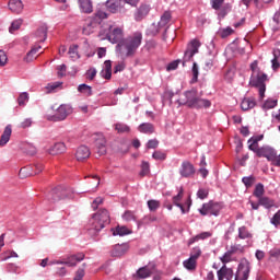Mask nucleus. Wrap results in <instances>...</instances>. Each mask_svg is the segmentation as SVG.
I'll list each match as a JSON object with an SVG mask.
<instances>
[{
    "mask_svg": "<svg viewBox=\"0 0 280 280\" xmlns=\"http://www.w3.org/2000/svg\"><path fill=\"white\" fill-rule=\"evenodd\" d=\"M109 43L117 44L122 58H132L141 45V33H135L124 39V28L116 27L108 35Z\"/></svg>",
    "mask_w": 280,
    "mask_h": 280,
    "instance_id": "nucleus-1",
    "label": "nucleus"
},
{
    "mask_svg": "<svg viewBox=\"0 0 280 280\" xmlns=\"http://www.w3.org/2000/svg\"><path fill=\"white\" fill-rule=\"evenodd\" d=\"M252 77L249 80L250 86L258 89L260 97H264L266 94V81L268 80V74L264 73L259 69V62L255 60L250 63Z\"/></svg>",
    "mask_w": 280,
    "mask_h": 280,
    "instance_id": "nucleus-2",
    "label": "nucleus"
},
{
    "mask_svg": "<svg viewBox=\"0 0 280 280\" xmlns=\"http://www.w3.org/2000/svg\"><path fill=\"white\" fill-rule=\"evenodd\" d=\"M107 224H110V213L106 209H100L90 220L89 231L91 235H97Z\"/></svg>",
    "mask_w": 280,
    "mask_h": 280,
    "instance_id": "nucleus-3",
    "label": "nucleus"
},
{
    "mask_svg": "<svg viewBox=\"0 0 280 280\" xmlns=\"http://www.w3.org/2000/svg\"><path fill=\"white\" fill-rule=\"evenodd\" d=\"M186 101L183 103L188 108H210L211 101L198 97V91L190 90L184 93Z\"/></svg>",
    "mask_w": 280,
    "mask_h": 280,
    "instance_id": "nucleus-4",
    "label": "nucleus"
},
{
    "mask_svg": "<svg viewBox=\"0 0 280 280\" xmlns=\"http://www.w3.org/2000/svg\"><path fill=\"white\" fill-rule=\"evenodd\" d=\"M248 277H250V261L242 258L237 266L234 280H248Z\"/></svg>",
    "mask_w": 280,
    "mask_h": 280,
    "instance_id": "nucleus-5",
    "label": "nucleus"
},
{
    "mask_svg": "<svg viewBox=\"0 0 280 280\" xmlns=\"http://www.w3.org/2000/svg\"><path fill=\"white\" fill-rule=\"evenodd\" d=\"M220 211H222V205L213 201L203 203L202 208L199 209V213L202 215H219Z\"/></svg>",
    "mask_w": 280,
    "mask_h": 280,
    "instance_id": "nucleus-6",
    "label": "nucleus"
},
{
    "mask_svg": "<svg viewBox=\"0 0 280 280\" xmlns=\"http://www.w3.org/2000/svg\"><path fill=\"white\" fill-rule=\"evenodd\" d=\"M198 49H200V42L198 39H192L184 54L183 67H185L186 62H190L194 56L198 54Z\"/></svg>",
    "mask_w": 280,
    "mask_h": 280,
    "instance_id": "nucleus-7",
    "label": "nucleus"
},
{
    "mask_svg": "<svg viewBox=\"0 0 280 280\" xmlns=\"http://www.w3.org/2000/svg\"><path fill=\"white\" fill-rule=\"evenodd\" d=\"M73 113V109L69 105H60L55 115L51 117L52 121H65L69 115Z\"/></svg>",
    "mask_w": 280,
    "mask_h": 280,
    "instance_id": "nucleus-8",
    "label": "nucleus"
},
{
    "mask_svg": "<svg viewBox=\"0 0 280 280\" xmlns=\"http://www.w3.org/2000/svg\"><path fill=\"white\" fill-rule=\"evenodd\" d=\"M48 196L51 202H58L59 200H65V198H71V195H69V190L62 188L52 189Z\"/></svg>",
    "mask_w": 280,
    "mask_h": 280,
    "instance_id": "nucleus-9",
    "label": "nucleus"
},
{
    "mask_svg": "<svg viewBox=\"0 0 280 280\" xmlns=\"http://www.w3.org/2000/svg\"><path fill=\"white\" fill-rule=\"evenodd\" d=\"M179 174L182 178H191L196 174V167L189 161H184L179 167Z\"/></svg>",
    "mask_w": 280,
    "mask_h": 280,
    "instance_id": "nucleus-10",
    "label": "nucleus"
},
{
    "mask_svg": "<svg viewBox=\"0 0 280 280\" xmlns=\"http://www.w3.org/2000/svg\"><path fill=\"white\" fill-rule=\"evenodd\" d=\"M100 25H101L100 20L89 18L86 20L85 25L83 26V34L85 36H91V34L95 33V31L97 30V27H100Z\"/></svg>",
    "mask_w": 280,
    "mask_h": 280,
    "instance_id": "nucleus-11",
    "label": "nucleus"
},
{
    "mask_svg": "<svg viewBox=\"0 0 280 280\" xmlns=\"http://www.w3.org/2000/svg\"><path fill=\"white\" fill-rule=\"evenodd\" d=\"M238 240H247V248H250V246H253V233L248 231V228H246V225L238 228Z\"/></svg>",
    "mask_w": 280,
    "mask_h": 280,
    "instance_id": "nucleus-12",
    "label": "nucleus"
},
{
    "mask_svg": "<svg viewBox=\"0 0 280 280\" xmlns=\"http://www.w3.org/2000/svg\"><path fill=\"white\" fill-rule=\"evenodd\" d=\"M106 8L112 14H117V12H121L124 8V0H107Z\"/></svg>",
    "mask_w": 280,
    "mask_h": 280,
    "instance_id": "nucleus-13",
    "label": "nucleus"
},
{
    "mask_svg": "<svg viewBox=\"0 0 280 280\" xmlns=\"http://www.w3.org/2000/svg\"><path fill=\"white\" fill-rule=\"evenodd\" d=\"M233 269L226 267V265H223L220 270L217 271L218 280H233Z\"/></svg>",
    "mask_w": 280,
    "mask_h": 280,
    "instance_id": "nucleus-14",
    "label": "nucleus"
},
{
    "mask_svg": "<svg viewBox=\"0 0 280 280\" xmlns=\"http://www.w3.org/2000/svg\"><path fill=\"white\" fill-rule=\"evenodd\" d=\"M95 147L97 148V153L100 155H103L106 153V138H104V135L97 133L94 138Z\"/></svg>",
    "mask_w": 280,
    "mask_h": 280,
    "instance_id": "nucleus-15",
    "label": "nucleus"
},
{
    "mask_svg": "<svg viewBox=\"0 0 280 280\" xmlns=\"http://www.w3.org/2000/svg\"><path fill=\"white\" fill-rule=\"evenodd\" d=\"M10 137H12V125H7L0 137V148L8 145Z\"/></svg>",
    "mask_w": 280,
    "mask_h": 280,
    "instance_id": "nucleus-16",
    "label": "nucleus"
},
{
    "mask_svg": "<svg viewBox=\"0 0 280 280\" xmlns=\"http://www.w3.org/2000/svg\"><path fill=\"white\" fill-rule=\"evenodd\" d=\"M91 156V150L86 145H81L77 149L75 159L77 161H85Z\"/></svg>",
    "mask_w": 280,
    "mask_h": 280,
    "instance_id": "nucleus-17",
    "label": "nucleus"
},
{
    "mask_svg": "<svg viewBox=\"0 0 280 280\" xmlns=\"http://www.w3.org/2000/svg\"><path fill=\"white\" fill-rule=\"evenodd\" d=\"M128 244H117L112 249V257H122V255H126L128 253Z\"/></svg>",
    "mask_w": 280,
    "mask_h": 280,
    "instance_id": "nucleus-18",
    "label": "nucleus"
},
{
    "mask_svg": "<svg viewBox=\"0 0 280 280\" xmlns=\"http://www.w3.org/2000/svg\"><path fill=\"white\" fill-rule=\"evenodd\" d=\"M84 260V254L79 253L77 255H72L66 259V266H69V268H74V266H78L80 261Z\"/></svg>",
    "mask_w": 280,
    "mask_h": 280,
    "instance_id": "nucleus-19",
    "label": "nucleus"
},
{
    "mask_svg": "<svg viewBox=\"0 0 280 280\" xmlns=\"http://www.w3.org/2000/svg\"><path fill=\"white\" fill-rule=\"evenodd\" d=\"M63 152H67V145L65 142H56L48 149V154H51L52 156L56 154H62Z\"/></svg>",
    "mask_w": 280,
    "mask_h": 280,
    "instance_id": "nucleus-20",
    "label": "nucleus"
},
{
    "mask_svg": "<svg viewBox=\"0 0 280 280\" xmlns=\"http://www.w3.org/2000/svg\"><path fill=\"white\" fill-rule=\"evenodd\" d=\"M101 75L105 79V80H110V78H113V63L110 62V60H106L104 62V68L101 71Z\"/></svg>",
    "mask_w": 280,
    "mask_h": 280,
    "instance_id": "nucleus-21",
    "label": "nucleus"
},
{
    "mask_svg": "<svg viewBox=\"0 0 280 280\" xmlns=\"http://www.w3.org/2000/svg\"><path fill=\"white\" fill-rule=\"evenodd\" d=\"M9 10H11V12H14L15 14H21V12H23V1L10 0Z\"/></svg>",
    "mask_w": 280,
    "mask_h": 280,
    "instance_id": "nucleus-22",
    "label": "nucleus"
},
{
    "mask_svg": "<svg viewBox=\"0 0 280 280\" xmlns=\"http://www.w3.org/2000/svg\"><path fill=\"white\" fill-rule=\"evenodd\" d=\"M81 12L91 14L93 12V2L91 0H79Z\"/></svg>",
    "mask_w": 280,
    "mask_h": 280,
    "instance_id": "nucleus-23",
    "label": "nucleus"
},
{
    "mask_svg": "<svg viewBox=\"0 0 280 280\" xmlns=\"http://www.w3.org/2000/svg\"><path fill=\"white\" fill-rule=\"evenodd\" d=\"M35 36L38 43H45L47 40V25H42L37 28Z\"/></svg>",
    "mask_w": 280,
    "mask_h": 280,
    "instance_id": "nucleus-24",
    "label": "nucleus"
},
{
    "mask_svg": "<svg viewBox=\"0 0 280 280\" xmlns=\"http://www.w3.org/2000/svg\"><path fill=\"white\" fill-rule=\"evenodd\" d=\"M213 234L211 232H202L200 234H197L196 236L189 238L188 246H191V244H196V242H200V240H209Z\"/></svg>",
    "mask_w": 280,
    "mask_h": 280,
    "instance_id": "nucleus-25",
    "label": "nucleus"
},
{
    "mask_svg": "<svg viewBox=\"0 0 280 280\" xmlns=\"http://www.w3.org/2000/svg\"><path fill=\"white\" fill-rule=\"evenodd\" d=\"M184 192L185 190L183 189V187H179L178 194L173 197V205H175V207H179L182 213H186L185 207H183L180 203V200H183Z\"/></svg>",
    "mask_w": 280,
    "mask_h": 280,
    "instance_id": "nucleus-26",
    "label": "nucleus"
},
{
    "mask_svg": "<svg viewBox=\"0 0 280 280\" xmlns=\"http://www.w3.org/2000/svg\"><path fill=\"white\" fill-rule=\"evenodd\" d=\"M254 106H257V102L253 97L244 98L241 103L242 110H250Z\"/></svg>",
    "mask_w": 280,
    "mask_h": 280,
    "instance_id": "nucleus-27",
    "label": "nucleus"
},
{
    "mask_svg": "<svg viewBox=\"0 0 280 280\" xmlns=\"http://www.w3.org/2000/svg\"><path fill=\"white\" fill-rule=\"evenodd\" d=\"M155 267L154 264H149L145 267L141 268V279H148L151 275H154Z\"/></svg>",
    "mask_w": 280,
    "mask_h": 280,
    "instance_id": "nucleus-28",
    "label": "nucleus"
},
{
    "mask_svg": "<svg viewBox=\"0 0 280 280\" xmlns=\"http://www.w3.org/2000/svg\"><path fill=\"white\" fill-rule=\"evenodd\" d=\"M258 202L261 207H265V209H272V207H275V200L268 197H260Z\"/></svg>",
    "mask_w": 280,
    "mask_h": 280,
    "instance_id": "nucleus-29",
    "label": "nucleus"
},
{
    "mask_svg": "<svg viewBox=\"0 0 280 280\" xmlns=\"http://www.w3.org/2000/svg\"><path fill=\"white\" fill-rule=\"evenodd\" d=\"M233 255H244L245 250H246V246L242 245V244H234L232 246H230L229 249Z\"/></svg>",
    "mask_w": 280,
    "mask_h": 280,
    "instance_id": "nucleus-30",
    "label": "nucleus"
},
{
    "mask_svg": "<svg viewBox=\"0 0 280 280\" xmlns=\"http://www.w3.org/2000/svg\"><path fill=\"white\" fill-rule=\"evenodd\" d=\"M171 21L172 13L170 11L164 12L159 22V27H165V25H167V23H170Z\"/></svg>",
    "mask_w": 280,
    "mask_h": 280,
    "instance_id": "nucleus-31",
    "label": "nucleus"
},
{
    "mask_svg": "<svg viewBox=\"0 0 280 280\" xmlns=\"http://www.w3.org/2000/svg\"><path fill=\"white\" fill-rule=\"evenodd\" d=\"M78 45H72L69 47V56L70 59L73 60L75 62V60H80V54L78 52Z\"/></svg>",
    "mask_w": 280,
    "mask_h": 280,
    "instance_id": "nucleus-32",
    "label": "nucleus"
},
{
    "mask_svg": "<svg viewBox=\"0 0 280 280\" xmlns=\"http://www.w3.org/2000/svg\"><path fill=\"white\" fill-rule=\"evenodd\" d=\"M78 91L79 93H83V95H86L88 97H90V95H93V89L91 88V85L84 83L78 86Z\"/></svg>",
    "mask_w": 280,
    "mask_h": 280,
    "instance_id": "nucleus-33",
    "label": "nucleus"
},
{
    "mask_svg": "<svg viewBox=\"0 0 280 280\" xmlns=\"http://www.w3.org/2000/svg\"><path fill=\"white\" fill-rule=\"evenodd\" d=\"M141 132H143L144 135H152V133H154V125H152L150 122H143L141 125Z\"/></svg>",
    "mask_w": 280,
    "mask_h": 280,
    "instance_id": "nucleus-34",
    "label": "nucleus"
},
{
    "mask_svg": "<svg viewBox=\"0 0 280 280\" xmlns=\"http://www.w3.org/2000/svg\"><path fill=\"white\" fill-rule=\"evenodd\" d=\"M261 140V138L257 139V138H252L248 140V148L249 150H252V152H255L259 149V141Z\"/></svg>",
    "mask_w": 280,
    "mask_h": 280,
    "instance_id": "nucleus-35",
    "label": "nucleus"
},
{
    "mask_svg": "<svg viewBox=\"0 0 280 280\" xmlns=\"http://www.w3.org/2000/svg\"><path fill=\"white\" fill-rule=\"evenodd\" d=\"M265 159L268 161H275L277 159V151L272 148H266Z\"/></svg>",
    "mask_w": 280,
    "mask_h": 280,
    "instance_id": "nucleus-36",
    "label": "nucleus"
},
{
    "mask_svg": "<svg viewBox=\"0 0 280 280\" xmlns=\"http://www.w3.org/2000/svg\"><path fill=\"white\" fill-rule=\"evenodd\" d=\"M38 49H40V46L33 47L26 55V62H32L36 58V54H38Z\"/></svg>",
    "mask_w": 280,
    "mask_h": 280,
    "instance_id": "nucleus-37",
    "label": "nucleus"
},
{
    "mask_svg": "<svg viewBox=\"0 0 280 280\" xmlns=\"http://www.w3.org/2000/svg\"><path fill=\"white\" fill-rule=\"evenodd\" d=\"M30 102V94L27 92H23L18 97L19 106H25V103Z\"/></svg>",
    "mask_w": 280,
    "mask_h": 280,
    "instance_id": "nucleus-38",
    "label": "nucleus"
},
{
    "mask_svg": "<svg viewBox=\"0 0 280 280\" xmlns=\"http://www.w3.org/2000/svg\"><path fill=\"white\" fill-rule=\"evenodd\" d=\"M183 264H184V268H186V270H194L196 268L197 260H195L194 258L189 257Z\"/></svg>",
    "mask_w": 280,
    "mask_h": 280,
    "instance_id": "nucleus-39",
    "label": "nucleus"
},
{
    "mask_svg": "<svg viewBox=\"0 0 280 280\" xmlns=\"http://www.w3.org/2000/svg\"><path fill=\"white\" fill-rule=\"evenodd\" d=\"M130 230L126 226H117L116 231L113 232V235H120V237H124V235H129Z\"/></svg>",
    "mask_w": 280,
    "mask_h": 280,
    "instance_id": "nucleus-40",
    "label": "nucleus"
},
{
    "mask_svg": "<svg viewBox=\"0 0 280 280\" xmlns=\"http://www.w3.org/2000/svg\"><path fill=\"white\" fill-rule=\"evenodd\" d=\"M265 189H264V184H257L255 189H254V196L256 198H262L264 197V194H265Z\"/></svg>",
    "mask_w": 280,
    "mask_h": 280,
    "instance_id": "nucleus-41",
    "label": "nucleus"
},
{
    "mask_svg": "<svg viewBox=\"0 0 280 280\" xmlns=\"http://www.w3.org/2000/svg\"><path fill=\"white\" fill-rule=\"evenodd\" d=\"M8 272H13L14 275H21V266L10 262L7 265Z\"/></svg>",
    "mask_w": 280,
    "mask_h": 280,
    "instance_id": "nucleus-42",
    "label": "nucleus"
},
{
    "mask_svg": "<svg viewBox=\"0 0 280 280\" xmlns=\"http://www.w3.org/2000/svg\"><path fill=\"white\" fill-rule=\"evenodd\" d=\"M150 211H156V209L161 208V201L151 199L147 202Z\"/></svg>",
    "mask_w": 280,
    "mask_h": 280,
    "instance_id": "nucleus-43",
    "label": "nucleus"
},
{
    "mask_svg": "<svg viewBox=\"0 0 280 280\" xmlns=\"http://www.w3.org/2000/svg\"><path fill=\"white\" fill-rule=\"evenodd\" d=\"M60 86H62V82L48 83L46 85V91L47 93H55L56 89H60Z\"/></svg>",
    "mask_w": 280,
    "mask_h": 280,
    "instance_id": "nucleus-44",
    "label": "nucleus"
},
{
    "mask_svg": "<svg viewBox=\"0 0 280 280\" xmlns=\"http://www.w3.org/2000/svg\"><path fill=\"white\" fill-rule=\"evenodd\" d=\"M21 25H23V20L13 21L9 28L10 34H14V32H16V30H20Z\"/></svg>",
    "mask_w": 280,
    "mask_h": 280,
    "instance_id": "nucleus-45",
    "label": "nucleus"
},
{
    "mask_svg": "<svg viewBox=\"0 0 280 280\" xmlns=\"http://www.w3.org/2000/svg\"><path fill=\"white\" fill-rule=\"evenodd\" d=\"M276 107H277V100H267L262 105L264 110H270Z\"/></svg>",
    "mask_w": 280,
    "mask_h": 280,
    "instance_id": "nucleus-46",
    "label": "nucleus"
},
{
    "mask_svg": "<svg viewBox=\"0 0 280 280\" xmlns=\"http://www.w3.org/2000/svg\"><path fill=\"white\" fill-rule=\"evenodd\" d=\"M220 260L222 261V264H224V266H226V264H231V261H233V254L228 250L225 252V254L220 258Z\"/></svg>",
    "mask_w": 280,
    "mask_h": 280,
    "instance_id": "nucleus-47",
    "label": "nucleus"
},
{
    "mask_svg": "<svg viewBox=\"0 0 280 280\" xmlns=\"http://www.w3.org/2000/svg\"><path fill=\"white\" fill-rule=\"evenodd\" d=\"M89 185L92 191L95 190L96 187H100V177H97V175L92 176L89 182Z\"/></svg>",
    "mask_w": 280,
    "mask_h": 280,
    "instance_id": "nucleus-48",
    "label": "nucleus"
},
{
    "mask_svg": "<svg viewBox=\"0 0 280 280\" xmlns=\"http://www.w3.org/2000/svg\"><path fill=\"white\" fill-rule=\"evenodd\" d=\"M141 176H150V162H142Z\"/></svg>",
    "mask_w": 280,
    "mask_h": 280,
    "instance_id": "nucleus-49",
    "label": "nucleus"
},
{
    "mask_svg": "<svg viewBox=\"0 0 280 280\" xmlns=\"http://www.w3.org/2000/svg\"><path fill=\"white\" fill-rule=\"evenodd\" d=\"M255 176H248V177H243L242 183L247 187V189L252 186L255 185Z\"/></svg>",
    "mask_w": 280,
    "mask_h": 280,
    "instance_id": "nucleus-50",
    "label": "nucleus"
},
{
    "mask_svg": "<svg viewBox=\"0 0 280 280\" xmlns=\"http://www.w3.org/2000/svg\"><path fill=\"white\" fill-rule=\"evenodd\" d=\"M152 159L155 161H165L167 159V155L162 151H154L152 154Z\"/></svg>",
    "mask_w": 280,
    "mask_h": 280,
    "instance_id": "nucleus-51",
    "label": "nucleus"
},
{
    "mask_svg": "<svg viewBox=\"0 0 280 280\" xmlns=\"http://www.w3.org/2000/svg\"><path fill=\"white\" fill-rule=\"evenodd\" d=\"M115 130H117V132H130V127H128V125L118 122L115 125Z\"/></svg>",
    "mask_w": 280,
    "mask_h": 280,
    "instance_id": "nucleus-52",
    "label": "nucleus"
},
{
    "mask_svg": "<svg viewBox=\"0 0 280 280\" xmlns=\"http://www.w3.org/2000/svg\"><path fill=\"white\" fill-rule=\"evenodd\" d=\"M108 18V14H106V12L104 11H96L94 16H92V19H96L98 21V24L102 23V20L103 19H107Z\"/></svg>",
    "mask_w": 280,
    "mask_h": 280,
    "instance_id": "nucleus-53",
    "label": "nucleus"
},
{
    "mask_svg": "<svg viewBox=\"0 0 280 280\" xmlns=\"http://www.w3.org/2000/svg\"><path fill=\"white\" fill-rule=\"evenodd\" d=\"M159 148V141L156 139H151L145 144V150H156Z\"/></svg>",
    "mask_w": 280,
    "mask_h": 280,
    "instance_id": "nucleus-54",
    "label": "nucleus"
},
{
    "mask_svg": "<svg viewBox=\"0 0 280 280\" xmlns=\"http://www.w3.org/2000/svg\"><path fill=\"white\" fill-rule=\"evenodd\" d=\"M122 220H125L126 222H132V220H136L135 212L127 210L122 214Z\"/></svg>",
    "mask_w": 280,
    "mask_h": 280,
    "instance_id": "nucleus-55",
    "label": "nucleus"
},
{
    "mask_svg": "<svg viewBox=\"0 0 280 280\" xmlns=\"http://www.w3.org/2000/svg\"><path fill=\"white\" fill-rule=\"evenodd\" d=\"M202 255V250H200V247L192 248L190 253V258L195 259V261H198V257Z\"/></svg>",
    "mask_w": 280,
    "mask_h": 280,
    "instance_id": "nucleus-56",
    "label": "nucleus"
},
{
    "mask_svg": "<svg viewBox=\"0 0 280 280\" xmlns=\"http://www.w3.org/2000/svg\"><path fill=\"white\" fill-rule=\"evenodd\" d=\"M192 79H191V82L192 83H196L198 82V75H199V72H198V63L194 62L192 63Z\"/></svg>",
    "mask_w": 280,
    "mask_h": 280,
    "instance_id": "nucleus-57",
    "label": "nucleus"
},
{
    "mask_svg": "<svg viewBox=\"0 0 280 280\" xmlns=\"http://www.w3.org/2000/svg\"><path fill=\"white\" fill-rule=\"evenodd\" d=\"M269 256L270 259H277L279 261L280 259V248H272L271 250H269Z\"/></svg>",
    "mask_w": 280,
    "mask_h": 280,
    "instance_id": "nucleus-58",
    "label": "nucleus"
},
{
    "mask_svg": "<svg viewBox=\"0 0 280 280\" xmlns=\"http://www.w3.org/2000/svg\"><path fill=\"white\" fill-rule=\"evenodd\" d=\"M86 80H95V75H97V70L95 68H90L86 73Z\"/></svg>",
    "mask_w": 280,
    "mask_h": 280,
    "instance_id": "nucleus-59",
    "label": "nucleus"
},
{
    "mask_svg": "<svg viewBox=\"0 0 280 280\" xmlns=\"http://www.w3.org/2000/svg\"><path fill=\"white\" fill-rule=\"evenodd\" d=\"M233 28L231 26H228L226 28H223L220 33L221 38H228V36H231L233 34Z\"/></svg>",
    "mask_w": 280,
    "mask_h": 280,
    "instance_id": "nucleus-60",
    "label": "nucleus"
},
{
    "mask_svg": "<svg viewBox=\"0 0 280 280\" xmlns=\"http://www.w3.org/2000/svg\"><path fill=\"white\" fill-rule=\"evenodd\" d=\"M270 222H271V224H273V226H279V224H280V210H278L276 212V214L271 218Z\"/></svg>",
    "mask_w": 280,
    "mask_h": 280,
    "instance_id": "nucleus-61",
    "label": "nucleus"
},
{
    "mask_svg": "<svg viewBox=\"0 0 280 280\" xmlns=\"http://www.w3.org/2000/svg\"><path fill=\"white\" fill-rule=\"evenodd\" d=\"M84 275H86V272L84 271V268H79L75 271V276H74L73 280H82V279H84Z\"/></svg>",
    "mask_w": 280,
    "mask_h": 280,
    "instance_id": "nucleus-62",
    "label": "nucleus"
},
{
    "mask_svg": "<svg viewBox=\"0 0 280 280\" xmlns=\"http://www.w3.org/2000/svg\"><path fill=\"white\" fill-rule=\"evenodd\" d=\"M144 49H147V51H154V49H156V42L154 40L147 42Z\"/></svg>",
    "mask_w": 280,
    "mask_h": 280,
    "instance_id": "nucleus-63",
    "label": "nucleus"
},
{
    "mask_svg": "<svg viewBox=\"0 0 280 280\" xmlns=\"http://www.w3.org/2000/svg\"><path fill=\"white\" fill-rule=\"evenodd\" d=\"M197 196H198V198H200V200H205V198H208V196H209V190L201 188L198 190Z\"/></svg>",
    "mask_w": 280,
    "mask_h": 280,
    "instance_id": "nucleus-64",
    "label": "nucleus"
}]
</instances>
